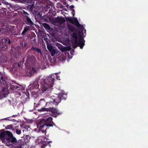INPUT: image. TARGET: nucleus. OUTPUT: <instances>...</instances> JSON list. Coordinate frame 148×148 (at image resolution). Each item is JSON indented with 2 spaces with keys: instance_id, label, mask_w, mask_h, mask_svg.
I'll return each mask as SVG.
<instances>
[{
  "instance_id": "nucleus-38",
  "label": "nucleus",
  "mask_w": 148,
  "mask_h": 148,
  "mask_svg": "<svg viewBox=\"0 0 148 148\" xmlns=\"http://www.w3.org/2000/svg\"><path fill=\"white\" fill-rule=\"evenodd\" d=\"M3 78H2V77H1V79H2V80H3V81H5L4 80H3Z\"/></svg>"
},
{
  "instance_id": "nucleus-34",
  "label": "nucleus",
  "mask_w": 148,
  "mask_h": 148,
  "mask_svg": "<svg viewBox=\"0 0 148 148\" xmlns=\"http://www.w3.org/2000/svg\"><path fill=\"white\" fill-rule=\"evenodd\" d=\"M44 130V129L43 130H42L41 131L43 133H44L45 132H46V128H45V131Z\"/></svg>"
},
{
  "instance_id": "nucleus-26",
  "label": "nucleus",
  "mask_w": 148,
  "mask_h": 148,
  "mask_svg": "<svg viewBox=\"0 0 148 148\" xmlns=\"http://www.w3.org/2000/svg\"><path fill=\"white\" fill-rule=\"evenodd\" d=\"M56 76V79H60V77L59 76H58L57 75V73H54V74H52L51 75V77H51V78H53V83H54V79L52 77L53 76V77H54L53 76Z\"/></svg>"
},
{
  "instance_id": "nucleus-9",
  "label": "nucleus",
  "mask_w": 148,
  "mask_h": 148,
  "mask_svg": "<svg viewBox=\"0 0 148 148\" xmlns=\"http://www.w3.org/2000/svg\"><path fill=\"white\" fill-rule=\"evenodd\" d=\"M53 101H50L49 102H47L44 99H41L38 103V105L43 107H45L47 105V106H50L54 104L53 103Z\"/></svg>"
},
{
  "instance_id": "nucleus-13",
  "label": "nucleus",
  "mask_w": 148,
  "mask_h": 148,
  "mask_svg": "<svg viewBox=\"0 0 148 148\" xmlns=\"http://www.w3.org/2000/svg\"><path fill=\"white\" fill-rule=\"evenodd\" d=\"M19 66V63H15L13 65L12 68H11L10 71L12 73H14L17 70L18 67Z\"/></svg>"
},
{
  "instance_id": "nucleus-35",
  "label": "nucleus",
  "mask_w": 148,
  "mask_h": 148,
  "mask_svg": "<svg viewBox=\"0 0 148 148\" xmlns=\"http://www.w3.org/2000/svg\"><path fill=\"white\" fill-rule=\"evenodd\" d=\"M74 7L73 5H71L70 7V8L71 9V10H72V9H73V8H74Z\"/></svg>"
},
{
  "instance_id": "nucleus-7",
  "label": "nucleus",
  "mask_w": 148,
  "mask_h": 148,
  "mask_svg": "<svg viewBox=\"0 0 148 148\" xmlns=\"http://www.w3.org/2000/svg\"><path fill=\"white\" fill-rule=\"evenodd\" d=\"M9 135H12L11 133L9 131H6L5 132H3L0 134V138L3 143H5L6 138Z\"/></svg>"
},
{
  "instance_id": "nucleus-14",
  "label": "nucleus",
  "mask_w": 148,
  "mask_h": 148,
  "mask_svg": "<svg viewBox=\"0 0 148 148\" xmlns=\"http://www.w3.org/2000/svg\"><path fill=\"white\" fill-rule=\"evenodd\" d=\"M55 21L60 24H63L65 21V20L62 17H58L55 19Z\"/></svg>"
},
{
  "instance_id": "nucleus-32",
  "label": "nucleus",
  "mask_w": 148,
  "mask_h": 148,
  "mask_svg": "<svg viewBox=\"0 0 148 148\" xmlns=\"http://www.w3.org/2000/svg\"><path fill=\"white\" fill-rule=\"evenodd\" d=\"M14 56L16 58V59H17L18 58H19V57H17L16 56V53H14Z\"/></svg>"
},
{
  "instance_id": "nucleus-27",
  "label": "nucleus",
  "mask_w": 148,
  "mask_h": 148,
  "mask_svg": "<svg viewBox=\"0 0 148 148\" xmlns=\"http://www.w3.org/2000/svg\"><path fill=\"white\" fill-rule=\"evenodd\" d=\"M30 138L31 137L29 136H26L25 139V142L26 143L29 142Z\"/></svg>"
},
{
  "instance_id": "nucleus-31",
  "label": "nucleus",
  "mask_w": 148,
  "mask_h": 148,
  "mask_svg": "<svg viewBox=\"0 0 148 148\" xmlns=\"http://www.w3.org/2000/svg\"><path fill=\"white\" fill-rule=\"evenodd\" d=\"M23 13L25 14V18H26V17L28 16V14L26 12L23 11Z\"/></svg>"
},
{
  "instance_id": "nucleus-10",
  "label": "nucleus",
  "mask_w": 148,
  "mask_h": 148,
  "mask_svg": "<svg viewBox=\"0 0 148 148\" xmlns=\"http://www.w3.org/2000/svg\"><path fill=\"white\" fill-rule=\"evenodd\" d=\"M57 58L61 61L63 62L65 61L66 58L65 53L60 52L57 56Z\"/></svg>"
},
{
  "instance_id": "nucleus-22",
  "label": "nucleus",
  "mask_w": 148,
  "mask_h": 148,
  "mask_svg": "<svg viewBox=\"0 0 148 148\" xmlns=\"http://www.w3.org/2000/svg\"><path fill=\"white\" fill-rule=\"evenodd\" d=\"M48 39H46L45 40L46 41L47 43V48L50 51L53 48L52 46L50 44H49L48 42L47 41Z\"/></svg>"
},
{
  "instance_id": "nucleus-28",
  "label": "nucleus",
  "mask_w": 148,
  "mask_h": 148,
  "mask_svg": "<svg viewBox=\"0 0 148 148\" xmlns=\"http://www.w3.org/2000/svg\"><path fill=\"white\" fill-rule=\"evenodd\" d=\"M44 27L46 29H47L48 30H50L51 27L50 26L47 24H45L44 26Z\"/></svg>"
},
{
  "instance_id": "nucleus-6",
  "label": "nucleus",
  "mask_w": 148,
  "mask_h": 148,
  "mask_svg": "<svg viewBox=\"0 0 148 148\" xmlns=\"http://www.w3.org/2000/svg\"><path fill=\"white\" fill-rule=\"evenodd\" d=\"M38 111H48L51 112L52 113V116L55 117H56L58 115L62 114L61 112H59L57 109L51 108H42L39 110Z\"/></svg>"
},
{
  "instance_id": "nucleus-3",
  "label": "nucleus",
  "mask_w": 148,
  "mask_h": 148,
  "mask_svg": "<svg viewBox=\"0 0 148 148\" xmlns=\"http://www.w3.org/2000/svg\"><path fill=\"white\" fill-rule=\"evenodd\" d=\"M53 119L51 117H49L46 119H42L40 121L39 125L37 126V127L40 129H42L46 126H53L55 124L52 121Z\"/></svg>"
},
{
  "instance_id": "nucleus-17",
  "label": "nucleus",
  "mask_w": 148,
  "mask_h": 148,
  "mask_svg": "<svg viewBox=\"0 0 148 148\" xmlns=\"http://www.w3.org/2000/svg\"><path fill=\"white\" fill-rule=\"evenodd\" d=\"M6 31L7 32H11V31L10 28L9 27H6L5 28V29L4 28H2L0 29V32H1L2 33H4L5 34L7 33V32H6Z\"/></svg>"
},
{
  "instance_id": "nucleus-36",
  "label": "nucleus",
  "mask_w": 148,
  "mask_h": 148,
  "mask_svg": "<svg viewBox=\"0 0 148 148\" xmlns=\"http://www.w3.org/2000/svg\"><path fill=\"white\" fill-rule=\"evenodd\" d=\"M19 88V87L17 86H14V88Z\"/></svg>"
},
{
  "instance_id": "nucleus-12",
  "label": "nucleus",
  "mask_w": 148,
  "mask_h": 148,
  "mask_svg": "<svg viewBox=\"0 0 148 148\" xmlns=\"http://www.w3.org/2000/svg\"><path fill=\"white\" fill-rule=\"evenodd\" d=\"M37 70L35 68L32 67L31 69H28L26 71V75L30 77L34 73H36Z\"/></svg>"
},
{
  "instance_id": "nucleus-4",
  "label": "nucleus",
  "mask_w": 148,
  "mask_h": 148,
  "mask_svg": "<svg viewBox=\"0 0 148 148\" xmlns=\"http://www.w3.org/2000/svg\"><path fill=\"white\" fill-rule=\"evenodd\" d=\"M59 96L55 97L53 96L51 97V98L53 101V103L56 105H57L61 101V99H65L66 98V94H65L64 91H62L59 93Z\"/></svg>"
},
{
  "instance_id": "nucleus-29",
  "label": "nucleus",
  "mask_w": 148,
  "mask_h": 148,
  "mask_svg": "<svg viewBox=\"0 0 148 148\" xmlns=\"http://www.w3.org/2000/svg\"><path fill=\"white\" fill-rule=\"evenodd\" d=\"M16 132L18 134H20L21 133V130L19 129H16Z\"/></svg>"
},
{
  "instance_id": "nucleus-30",
  "label": "nucleus",
  "mask_w": 148,
  "mask_h": 148,
  "mask_svg": "<svg viewBox=\"0 0 148 148\" xmlns=\"http://www.w3.org/2000/svg\"><path fill=\"white\" fill-rule=\"evenodd\" d=\"M43 138H44L43 141L45 143V144L46 143H48L50 142V141H49L46 138H44V137Z\"/></svg>"
},
{
  "instance_id": "nucleus-25",
  "label": "nucleus",
  "mask_w": 148,
  "mask_h": 148,
  "mask_svg": "<svg viewBox=\"0 0 148 148\" xmlns=\"http://www.w3.org/2000/svg\"><path fill=\"white\" fill-rule=\"evenodd\" d=\"M34 59V56H32L30 58V57L28 56L27 58V61L28 62V61H30V62H32V61H33V60Z\"/></svg>"
},
{
  "instance_id": "nucleus-20",
  "label": "nucleus",
  "mask_w": 148,
  "mask_h": 148,
  "mask_svg": "<svg viewBox=\"0 0 148 148\" xmlns=\"http://www.w3.org/2000/svg\"><path fill=\"white\" fill-rule=\"evenodd\" d=\"M50 52L51 56H53L56 53H58V50L53 48L50 51Z\"/></svg>"
},
{
  "instance_id": "nucleus-18",
  "label": "nucleus",
  "mask_w": 148,
  "mask_h": 148,
  "mask_svg": "<svg viewBox=\"0 0 148 148\" xmlns=\"http://www.w3.org/2000/svg\"><path fill=\"white\" fill-rule=\"evenodd\" d=\"M25 19L26 20V23L27 24L30 25V26H32L34 23L28 17H26Z\"/></svg>"
},
{
  "instance_id": "nucleus-16",
  "label": "nucleus",
  "mask_w": 148,
  "mask_h": 148,
  "mask_svg": "<svg viewBox=\"0 0 148 148\" xmlns=\"http://www.w3.org/2000/svg\"><path fill=\"white\" fill-rule=\"evenodd\" d=\"M68 29L67 28H65V27H64L63 29V30L61 31V33H62V35H65L66 36V38L68 39L69 38V34H67V31L68 30Z\"/></svg>"
},
{
  "instance_id": "nucleus-2",
  "label": "nucleus",
  "mask_w": 148,
  "mask_h": 148,
  "mask_svg": "<svg viewBox=\"0 0 148 148\" xmlns=\"http://www.w3.org/2000/svg\"><path fill=\"white\" fill-rule=\"evenodd\" d=\"M70 35L72 36V47L75 49L77 46L80 47L82 49L85 45V40L81 37L79 32H73L71 30H69Z\"/></svg>"
},
{
  "instance_id": "nucleus-23",
  "label": "nucleus",
  "mask_w": 148,
  "mask_h": 148,
  "mask_svg": "<svg viewBox=\"0 0 148 148\" xmlns=\"http://www.w3.org/2000/svg\"><path fill=\"white\" fill-rule=\"evenodd\" d=\"M29 28L30 27L29 26H26L25 27L24 30L22 33V34L23 35H24L29 30Z\"/></svg>"
},
{
  "instance_id": "nucleus-37",
  "label": "nucleus",
  "mask_w": 148,
  "mask_h": 148,
  "mask_svg": "<svg viewBox=\"0 0 148 148\" xmlns=\"http://www.w3.org/2000/svg\"><path fill=\"white\" fill-rule=\"evenodd\" d=\"M16 116V115H13L12 116V117H13Z\"/></svg>"
},
{
  "instance_id": "nucleus-11",
  "label": "nucleus",
  "mask_w": 148,
  "mask_h": 148,
  "mask_svg": "<svg viewBox=\"0 0 148 148\" xmlns=\"http://www.w3.org/2000/svg\"><path fill=\"white\" fill-rule=\"evenodd\" d=\"M2 42L4 45V47L5 49L8 48V46L11 42L9 38H7L2 40Z\"/></svg>"
},
{
  "instance_id": "nucleus-1",
  "label": "nucleus",
  "mask_w": 148,
  "mask_h": 148,
  "mask_svg": "<svg viewBox=\"0 0 148 148\" xmlns=\"http://www.w3.org/2000/svg\"><path fill=\"white\" fill-rule=\"evenodd\" d=\"M53 79L50 77H46L41 80V86L40 89L32 90L31 95L35 97L36 95L50 91L51 88L53 85Z\"/></svg>"
},
{
  "instance_id": "nucleus-21",
  "label": "nucleus",
  "mask_w": 148,
  "mask_h": 148,
  "mask_svg": "<svg viewBox=\"0 0 148 148\" xmlns=\"http://www.w3.org/2000/svg\"><path fill=\"white\" fill-rule=\"evenodd\" d=\"M25 92V90L23 89H19L18 90V92H15V94L16 95H19L21 96L22 95V93H23Z\"/></svg>"
},
{
  "instance_id": "nucleus-5",
  "label": "nucleus",
  "mask_w": 148,
  "mask_h": 148,
  "mask_svg": "<svg viewBox=\"0 0 148 148\" xmlns=\"http://www.w3.org/2000/svg\"><path fill=\"white\" fill-rule=\"evenodd\" d=\"M43 78H41L40 77L37 78L36 81L35 82H32L28 86L27 89L28 90H36L37 89H39L38 88L39 85L38 84V82H40L41 84V80Z\"/></svg>"
},
{
  "instance_id": "nucleus-8",
  "label": "nucleus",
  "mask_w": 148,
  "mask_h": 148,
  "mask_svg": "<svg viewBox=\"0 0 148 148\" xmlns=\"http://www.w3.org/2000/svg\"><path fill=\"white\" fill-rule=\"evenodd\" d=\"M11 136L9 135L7 137L5 143L8 146H10L12 144V143H15L17 142L16 139L15 137Z\"/></svg>"
},
{
  "instance_id": "nucleus-33",
  "label": "nucleus",
  "mask_w": 148,
  "mask_h": 148,
  "mask_svg": "<svg viewBox=\"0 0 148 148\" xmlns=\"http://www.w3.org/2000/svg\"><path fill=\"white\" fill-rule=\"evenodd\" d=\"M72 14H73V16H74L75 15V11L74 9H72Z\"/></svg>"
},
{
  "instance_id": "nucleus-19",
  "label": "nucleus",
  "mask_w": 148,
  "mask_h": 148,
  "mask_svg": "<svg viewBox=\"0 0 148 148\" xmlns=\"http://www.w3.org/2000/svg\"><path fill=\"white\" fill-rule=\"evenodd\" d=\"M58 48L63 52L66 51V48L64 46H62L61 45L58 44L57 45Z\"/></svg>"
},
{
  "instance_id": "nucleus-39",
  "label": "nucleus",
  "mask_w": 148,
  "mask_h": 148,
  "mask_svg": "<svg viewBox=\"0 0 148 148\" xmlns=\"http://www.w3.org/2000/svg\"><path fill=\"white\" fill-rule=\"evenodd\" d=\"M78 0H76V1H77Z\"/></svg>"
},
{
  "instance_id": "nucleus-24",
  "label": "nucleus",
  "mask_w": 148,
  "mask_h": 148,
  "mask_svg": "<svg viewBox=\"0 0 148 148\" xmlns=\"http://www.w3.org/2000/svg\"><path fill=\"white\" fill-rule=\"evenodd\" d=\"M32 49H33L34 51L37 52L38 53H39L40 54H42L41 51L40 49L37 48V47H33L32 48Z\"/></svg>"
},
{
  "instance_id": "nucleus-15",
  "label": "nucleus",
  "mask_w": 148,
  "mask_h": 148,
  "mask_svg": "<svg viewBox=\"0 0 148 148\" xmlns=\"http://www.w3.org/2000/svg\"><path fill=\"white\" fill-rule=\"evenodd\" d=\"M75 25L77 27L79 28V29L81 31H82L83 32V31L84 30L85 33V34H86V30L85 29H84L83 25L79 24V22L77 20L75 22Z\"/></svg>"
}]
</instances>
